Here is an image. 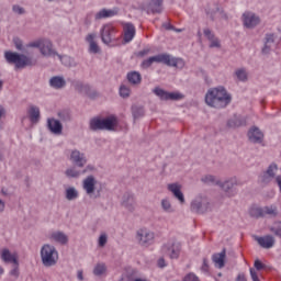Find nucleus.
I'll return each instance as SVG.
<instances>
[{
  "instance_id": "nucleus-15",
  "label": "nucleus",
  "mask_w": 281,
  "mask_h": 281,
  "mask_svg": "<svg viewBox=\"0 0 281 281\" xmlns=\"http://www.w3.org/2000/svg\"><path fill=\"white\" fill-rule=\"evenodd\" d=\"M153 93L160 100H183V94L179 92H168L159 87L154 88Z\"/></svg>"
},
{
  "instance_id": "nucleus-59",
  "label": "nucleus",
  "mask_w": 281,
  "mask_h": 281,
  "mask_svg": "<svg viewBox=\"0 0 281 281\" xmlns=\"http://www.w3.org/2000/svg\"><path fill=\"white\" fill-rule=\"evenodd\" d=\"M250 278L252 281H260V278H258V272L254 268H250Z\"/></svg>"
},
{
  "instance_id": "nucleus-45",
  "label": "nucleus",
  "mask_w": 281,
  "mask_h": 281,
  "mask_svg": "<svg viewBox=\"0 0 281 281\" xmlns=\"http://www.w3.org/2000/svg\"><path fill=\"white\" fill-rule=\"evenodd\" d=\"M90 131H102V117L97 116L90 120Z\"/></svg>"
},
{
  "instance_id": "nucleus-12",
  "label": "nucleus",
  "mask_w": 281,
  "mask_h": 281,
  "mask_svg": "<svg viewBox=\"0 0 281 281\" xmlns=\"http://www.w3.org/2000/svg\"><path fill=\"white\" fill-rule=\"evenodd\" d=\"M121 206L127 212H135L137 209V199L133 191H125L121 196Z\"/></svg>"
},
{
  "instance_id": "nucleus-30",
  "label": "nucleus",
  "mask_w": 281,
  "mask_h": 281,
  "mask_svg": "<svg viewBox=\"0 0 281 281\" xmlns=\"http://www.w3.org/2000/svg\"><path fill=\"white\" fill-rule=\"evenodd\" d=\"M123 30L125 43H131V41L135 38V25H133V23H125Z\"/></svg>"
},
{
  "instance_id": "nucleus-8",
  "label": "nucleus",
  "mask_w": 281,
  "mask_h": 281,
  "mask_svg": "<svg viewBox=\"0 0 281 281\" xmlns=\"http://www.w3.org/2000/svg\"><path fill=\"white\" fill-rule=\"evenodd\" d=\"M91 172H95V166L89 164L83 169H80L78 166L68 167L64 175L67 179H80L82 175H91Z\"/></svg>"
},
{
  "instance_id": "nucleus-25",
  "label": "nucleus",
  "mask_w": 281,
  "mask_h": 281,
  "mask_svg": "<svg viewBox=\"0 0 281 281\" xmlns=\"http://www.w3.org/2000/svg\"><path fill=\"white\" fill-rule=\"evenodd\" d=\"M47 127L54 135H61L63 134V123L56 119H48L47 120Z\"/></svg>"
},
{
  "instance_id": "nucleus-55",
  "label": "nucleus",
  "mask_w": 281,
  "mask_h": 281,
  "mask_svg": "<svg viewBox=\"0 0 281 281\" xmlns=\"http://www.w3.org/2000/svg\"><path fill=\"white\" fill-rule=\"evenodd\" d=\"M183 281H201V280H199V277H196V274L190 272L184 277Z\"/></svg>"
},
{
  "instance_id": "nucleus-44",
  "label": "nucleus",
  "mask_w": 281,
  "mask_h": 281,
  "mask_svg": "<svg viewBox=\"0 0 281 281\" xmlns=\"http://www.w3.org/2000/svg\"><path fill=\"white\" fill-rule=\"evenodd\" d=\"M93 276L97 278H102V276H106V265L105 263H97L92 271Z\"/></svg>"
},
{
  "instance_id": "nucleus-31",
  "label": "nucleus",
  "mask_w": 281,
  "mask_h": 281,
  "mask_svg": "<svg viewBox=\"0 0 281 281\" xmlns=\"http://www.w3.org/2000/svg\"><path fill=\"white\" fill-rule=\"evenodd\" d=\"M247 119L244 116L235 115L234 117L229 119L227 122L228 128H238L240 126H246Z\"/></svg>"
},
{
  "instance_id": "nucleus-7",
  "label": "nucleus",
  "mask_w": 281,
  "mask_h": 281,
  "mask_svg": "<svg viewBox=\"0 0 281 281\" xmlns=\"http://www.w3.org/2000/svg\"><path fill=\"white\" fill-rule=\"evenodd\" d=\"M190 210L194 214H207L211 210L210 199L203 194L195 195L191 201Z\"/></svg>"
},
{
  "instance_id": "nucleus-27",
  "label": "nucleus",
  "mask_w": 281,
  "mask_h": 281,
  "mask_svg": "<svg viewBox=\"0 0 281 281\" xmlns=\"http://www.w3.org/2000/svg\"><path fill=\"white\" fill-rule=\"evenodd\" d=\"M50 240L58 243L59 245H67V243H69V237L64 232L56 231L50 234Z\"/></svg>"
},
{
  "instance_id": "nucleus-23",
  "label": "nucleus",
  "mask_w": 281,
  "mask_h": 281,
  "mask_svg": "<svg viewBox=\"0 0 281 281\" xmlns=\"http://www.w3.org/2000/svg\"><path fill=\"white\" fill-rule=\"evenodd\" d=\"M113 32H114L113 26H111L109 24L103 25V27L101 29L102 43H104L105 45H109L112 41Z\"/></svg>"
},
{
  "instance_id": "nucleus-10",
  "label": "nucleus",
  "mask_w": 281,
  "mask_h": 281,
  "mask_svg": "<svg viewBox=\"0 0 281 281\" xmlns=\"http://www.w3.org/2000/svg\"><path fill=\"white\" fill-rule=\"evenodd\" d=\"M136 243L140 247H150L155 243V233L148 228H140L136 232Z\"/></svg>"
},
{
  "instance_id": "nucleus-49",
  "label": "nucleus",
  "mask_w": 281,
  "mask_h": 281,
  "mask_svg": "<svg viewBox=\"0 0 281 281\" xmlns=\"http://www.w3.org/2000/svg\"><path fill=\"white\" fill-rule=\"evenodd\" d=\"M270 232L274 234V236H279L281 238V223L277 222L270 227Z\"/></svg>"
},
{
  "instance_id": "nucleus-32",
  "label": "nucleus",
  "mask_w": 281,
  "mask_h": 281,
  "mask_svg": "<svg viewBox=\"0 0 281 281\" xmlns=\"http://www.w3.org/2000/svg\"><path fill=\"white\" fill-rule=\"evenodd\" d=\"M205 12H206L207 16H210L211 21H214V14H216V12H220L221 19H224V21H227V19H228L227 13H225V11L221 10V8H218L217 4H215L214 8L207 7L205 9Z\"/></svg>"
},
{
  "instance_id": "nucleus-17",
  "label": "nucleus",
  "mask_w": 281,
  "mask_h": 281,
  "mask_svg": "<svg viewBox=\"0 0 281 281\" xmlns=\"http://www.w3.org/2000/svg\"><path fill=\"white\" fill-rule=\"evenodd\" d=\"M243 23L244 27H247L248 30H254L256 25L260 24V18L256 15V13L245 12L243 14Z\"/></svg>"
},
{
  "instance_id": "nucleus-24",
  "label": "nucleus",
  "mask_w": 281,
  "mask_h": 281,
  "mask_svg": "<svg viewBox=\"0 0 281 281\" xmlns=\"http://www.w3.org/2000/svg\"><path fill=\"white\" fill-rule=\"evenodd\" d=\"M49 87H52V89H65L67 87V80H65V77L63 76H54L49 79L48 81Z\"/></svg>"
},
{
  "instance_id": "nucleus-36",
  "label": "nucleus",
  "mask_w": 281,
  "mask_h": 281,
  "mask_svg": "<svg viewBox=\"0 0 281 281\" xmlns=\"http://www.w3.org/2000/svg\"><path fill=\"white\" fill-rule=\"evenodd\" d=\"M160 207L165 214H175V206L172 205V202L168 198H164L160 201Z\"/></svg>"
},
{
  "instance_id": "nucleus-54",
  "label": "nucleus",
  "mask_w": 281,
  "mask_h": 281,
  "mask_svg": "<svg viewBox=\"0 0 281 281\" xmlns=\"http://www.w3.org/2000/svg\"><path fill=\"white\" fill-rule=\"evenodd\" d=\"M209 270H210V259H207V257H204L201 271H203L204 273H207Z\"/></svg>"
},
{
  "instance_id": "nucleus-41",
  "label": "nucleus",
  "mask_w": 281,
  "mask_h": 281,
  "mask_svg": "<svg viewBox=\"0 0 281 281\" xmlns=\"http://www.w3.org/2000/svg\"><path fill=\"white\" fill-rule=\"evenodd\" d=\"M1 259L3 262H13L16 263L19 260L16 259V256L12 255L10 252V249L4 248L1 250Z\"/></svg>"
},
{
  "instance_id": "nucleus-51",
  "label": "nucleus",
  "mask_w": 281,
  "mask_h": 281,
  "mask_svg": "<svg viewBox=\"0 0 281 281\" xmlns=\"http://www.w3.org/2000/svg\"><path fill=\"white\" fill-rule=\"evenodd\" d=\"M120 95H121V98H130L131 88H128L126 86H121L120 87Z\"/></svg>"
},
{
  "instance_id": "nucleus-50",
  "label": "nucleus",
  "mask_w": 281,
  "mask_h": 281,
  "mask_svg": "<svg viewBox=\"0 0 281 281\" xmlns=\"http://www.w3.org/2000/svg\"><path fill=\"white\" fill-rule=\"evenodd\" d=\"M106 243H109V235H106V233H102L99 236L98 245L99 247H106Z\"/></svg>"
},
{
  "instance_id": "nucleus-42",
  "label": "nucleus",
  "mask_w": 281,
  "mask_h": 281,
  "mask_svg": "<svg viewBox=\"0 0 281 281\" xmlns=\"http://www.w3.org/2000/svg\"><path fill=\"white\" fill-rule=\"evenodd\" d=\"M202 183H207L209 186H221V179H218L216 176L206 175L201 178Z\"/></svg>"
},
{
  "instance_id": "nucleus-46",
  "label": "nucleus",
  "mask_w": 281,
  "mask_h": 281,
  "mask_svg": "<svg viewBox=\"0 0 281 281\" xmlns=\"http://www.w3.org/2000/svg\"><path fill=\"white\" fill-rule=\"evenodd\" d=\"M249 216H251V218H262L263 217L262 207L252 206L249 210Z\"/></svg>"
},
{
  "instance_id": "nucleus-34",
  "label": "nucleus",
  "mask_w": 281,
  "mask_h": 281,
  "mask_svg": "<svg viewBox=\"0 0 281 281\" xmlns=\"http://www.w3.org/2000/svg\"><path fill=\"white\" fill-rule=\"evenodd\" d=\"M71 85H72L75 91L77 93H79L80 95H86L87 92L89 91V87H90L89 83H85L80 80H75L71 82Z\"/></svg>"
},
{
  "instance_id": "nucleus-39",
  "label": "nucleus",
  "mask_w": 281,
  "mask_h": 281,
  "mask_svg": "<svg viewBox=\"0 0 281 281\" xmlns=\"http://www.w3.org/2000/svg\"><path fill=\"white\" fill-rule=\"evenodd\" d=\"M234 76L239 82H247V80H249V72H247V68H237Z\"/></svg>"
},
{
  "instance_id": "nucleus-62",
  "label": "nucleus",
  "mask_w": 281,
  "mask_h": 281,
  "mask_svg": "<svg viewBox=\"0 0 281 281\" xmlns=\"http://www.w3.org/2000/svg\"><path fill=\"white\" fill-rule=\"evenodd\" d=\"M158 267H159L160 269H164V267H166V259L160 258V259L158 260Z\"/></svg>"
},
{
  "instance_id": "nucleus-43",
  "label": "nucleus",
  "mask_w": 281,
  "mask_h": 281,
  "mask_svg": "<svg viewBox=\"0 0 281 281\" xmlns=\"http://www.w3.org/2000/svg\"><path fill=\"white\" fill-rule=\"evenodd\" d=\"M127 80L131 85H142V74L131 71L127 74Z\"/></svg>"
},
{
  "instance_id": "nucleus-11",
  "label": "nucleus",
  "mask_w": 281,
  "mask_h": 281,
  "mask_svg": "<svg viewBox=\"0 0 281 281\" xmlns=\"http://www.w3.org/2000/svg\"><path fill=\"white\" fill-rule=\"evenodd\" d=\"M240 184V180L236 177L226 178L224 181L220 180V188L227 196H236V188Z\"/></svg>"
},
{
  "instance_id": "nucleus-53",
  "label": "nucleus",
  "mask_w": 281,
  "mask_h": 281,
  "mask_svg": "<svg viewBox=\"0 0 281 281\" xmlns=\"http://www.w3.org/2000/svg\"><path fill=\"white\" fill-rule=\"evenodd\" d=\"M12 12H14V14L23 15V14H25V8H23L19 4H13Z\"/></svg>"
},
{
  "instance_id": "nucleus-60",
  "label": "nucleus",
  "mask_w": 281,
  "mask_h": 281,
  "mask_svg": "<svg viewBox=\"0 0 281 281\" xmlns=\"http://www.w3.org/2000/svg\"><path fill=\"white\" fill-rule=\"evenodd\" d=\"M15 47L16 49H19L20 52L23 50V42H21L20 40H15Z\"/></svg>"
},
{
  "instance_id": "nucleus-13",
  "label": "nucleus",
  "mask_w": 281,
  "mask_h": 281,
  "mask_svg": "<svg viewBox=\"0 0 281 281\" xmlns=\"http://www.w3.org/2000/svg\"><path fill=\"white\" fill-rule=\"evenodd\" d=\"M276 172H278V165L271 164L266 171L259 175L258 183L263 187L269 186V183L276 179Z\"/></svg>"
},
{
  "instance_id": "nucleus-4",
  "label": "nucleus",
  "mask_w": 281,
  "mask_h": 281,
  "mask_svg": "<svg viewBox=\"0 0 281 281\" xmlns=\"http://www.w3.org/2000/svg\"><path fill=\"white\" fill-rule=\"evenodd\" d=\"M27 47H33L35 49H40V53L45 58H54L58 56V52L54 49V43H52L47 38H40L37 41L29 43Z\"/></svg>"
},
{
  "instance_id": "nucleus-64",
  "label": "nucleus",
  "mask_w": 281,
  "mask_h": 281,
  "mask_svg": "<svg viewBox=\"0 0 281 281\" xmlns=\"http://www.w3.org/2000/svg\"><path fill=\"white\" fill-rule=\"evenodd\" d=\"M276 183H277V186H278V188H279V190L281 192V176H277L276 177Z\"/></svg>"
},
{
  "instance_id": "nucleus-33",
  "label": "nucleus",
  "mask_w": 281,
  "mask_h": 281,
  "mask_svg": "<svg viewBox=\"0 0 281 281\" xmlns=\"http://www.w3.org/2000/svg\"><path fill=\"white\" fill-rule=\"evenodd\" d=\"M27 113H29L30 121L33 124H37L38 120H41V109L36 105H30Z\"/></svg>"
},
{
  "instance_id": "nucleus-57",
  "label": "nucleus",
  "mask_w": 281,
  "mask_h": 281,
  "mask_svg": "<svg viewBox=\"0 0 281 281\" xmlns=\"http://www.w3.org/2000/svg\"><path fill=\"white\" fill-rule=\"evenodd\" d=\"M267 266L262 263L261 260L257 259L255 260V269H257V271H262V269H266Z\"/></svg>"
},
{
  "instance_id": "nucleus-26",
  "label": "nucleus",
  "mask_w": 281,
  "mask_h": 281,
  "mask_svg": "<svg viewBox=\"0 0 281 281\" xmlns=\"http://www.w3.org/2000/svg\"><path fill=\"white\" fill-rule=\"evenodd\" d=\"M117 15V10L115 9H101L94 14V21H102V19H111V16Z\"/></svg>"
},
{
  "instance_id": "nucleus-3",
  "label": "nucleus",
  "mask_w": 281,
  "mask_h": 281,
  "mask_svg": "<svg viewBox=\"0 0 281 281\" xmlns=\"http://www.w3.org/2000/svg\"><path fill=\"white\" fill-rule=\"evenodd\" d=\"M153 63H162V65H167L168 67H183V59L181 58H172L168 54H159L148 59L144 60L142 66L145 69H148Z\"/></svg>"
},
{
  "instance_id": "nucleus-5",
  "label": "nucleus",
  "mask_w": 281,
  "mask_h": 281,
  "mask_svg": "<svg viewBox=\"0 0 281 281\" xmlns=\"http://www.w3.org/2000/svg\"><path fill=\"white\" fill-rule=\"evenodd\" d=\"M41 260L44 267H56L58 263V250L49 244H45L41 248Z\"/></svg>"
},
{
  "instance_id": "nucleus-19",
  "label": "nucleus",
  "mask_w": 281,
  "mask_h": 281,
  "mask_svg": "<svg viewBox=\"0 0 281 281\" xmlns=\"http://www.w3.org/2000/svg\"><path fill=\"white\" fill-rule=\"evenodd\" d=\"M203 34L205 38L209 41V47L210 49H221V40L216 37V35L212 32L210 29H204Z\"/></svg>"
},
{
  "instance_id": "nucleus-56",
  "label": "nucleus",
  "mask_w": 281,
  "mask_h": 281,
  "mask_svg": "<svg viewBox=\"0 0 281 281\" xmlns=\"http://www.w3.org/2000/svg\"><path fill=\"white\" fill-rule=\"evenodd\" d=\"M10 274L14 278H19V261L13 263V269L11 270Z\"/></svg>"
},
{
  "instance_id": "nucleus-16",
  "label": "nucleus",
  "mask_w": 281,
  "mask_h": 281,
  "mask_svg": "<svg viewBox=\"0 0 281 281\" xmlns=\"http://www.w3.org/2000/svg\"><path fill=\"white\" fill-rule=\"evenodd\" d=\"M164 3V0H150V3H140L139 10H143L149 14L150 12L153 14H161V5Z\"/></svg>"
},
{
  "instance_id": "nucleus-29",
  "label": "nucleus",
  "mask_w": 281,
  "mask_h": 281,
  "mask_svg": "<svg viewBox=\"0 0 281 281\" xmlns=\"http://www.w3.org/2000/svg\"><path fill=\"white\" fill-rule=\"evenodd\" d=\"M64 196L66 201H69V202L76 201L80 196V192L76 187H72V186L66 187L64 191Z\"/></svg>"
},
{
  "instance_id": "nucleus-14",
  "label": "nucleus",
  "mask_w": 281,
  "mask_h": 281,
  "mask_svg": "<svg viewBox=\"0 0 281 281\" xmlns=\"http://www.w3.org/2000/svg\"><path fill=\"white\" fill-rule=\"evenodd\" d=\"M69 159L74 166H77V168H87V164L89 162L87 154L80 151V149H71Z\"/></svg>"
},
{
  "instance_id": "nucleus-9",
  "label": "nucleus",
  "mask_w": 281,
  "mask_h": 281,
  "mask_svg": "<svg viewBox=\"0 0 281 281\" xmlns=\"http://www.w3.org/2000/svg\"><path fill=\"white\" fill-rule=\"evenodd\" d=\"M162 251L170 260H177L181 256V243L177 239H171L162 246Z\"/></svg>"
},
{
  "instance_id": "nucleus-18",
  "label": "nucleus",
  "mask_w": 281,
  "mask_h": 281,
  "mask_svg": "<svg viewBox=\"0 0 281 281\" xmlns=\"http://www.w3.org/2000/svg\"><path fill=\"white\" fill-rule=\"evenodd\" d=\"M167 190L179 201L180 205L186 204V195L181 192V184L175 182L167 184Z\"/></svg>"
},
{
  "instance_id": "nucleus-48",
  "label": "nucleus",
  "mask_w": 281,
  "mask_h": 281,
  "mask_svg": "<svg viewBox=\"0 0 281 281\" xmlns=\"http://www.w3.org/2000/svg\"><path fill=\"white\" fill-rule=\"evenodd\" d=\"M57 115H58L60 122H64V123L71 122V114L67 111L58 112Z\"/></svg>"
},
{
  "instance_id": "nucleus-40",
  "label": "nucleus",
  "mask_w": 281,
  "mask_h": 281,
  "mask_svg": "<svg viewBox=\"0 0 281 281\" xmlns=\"http://www.w3.org/2000/svg\"><path fill=\"white\" fill-rule=\"evenodd\" d=\"M132 115L134 119V122H136V120H139L140 117H144V105H138V104H134L132 105Z\"/></svg>"
},
{
  "instance_id": "nucleus-47",
  "label": "nucleus",
  "mask_w": 281,
  "mask_h": 281,
  "mask_svg": "<svg viewBox=\"0 0 281 281\" xmlns=\"http://www.w3.org/2000/svg\"><path fill=\"white\" fill-rule=\"evenodd\" d=\"M86 97L90 100H95L100 98V92L98 90L93 89L91 86L88 88V92H86Z\"/></svg>"
},
{
  "instance_id": "nucleus-52",
  "label": "nucleus",
  "mask_w": 281,
  "mask_h": 281,
  "mask_svg": "<svg viewBox=\"0 0 281 281\" xmlns=\"http://www.w3.org/2000/svg\"><path fill=\"white\" fill-rule=\"evenodd\" d=\"M263 43H266V45H273L276 43V34L273 33L266 34Z\"/></svg>"
},
{
  "instance_id": "nucleus-28",
  "label": "nucleus",
  "mask_w": 281,
  "mask_h": 281,
  "mask_svg": "<svg viewBox=\"0 0 281 281\" xmlns=\"http://www.w3.org/2000/svg\"><path fill=\"white\" fill-rule=\"evenodd\" d=\"M87 43H89L90 54H100V46L95 43V33H90L86 36Z\"/></svg>"
},
{
  "instance_id": "nucleus-63",
  "label": "nucleus",
  "mask_w": 281,
  "mask_h": 281,
  "mask_svg": "<svg viewBox=\"0 0 281 281\" xmlns=\"http://www.w3.org/2000/svg\"><path fill=\"white\" fill-rule=\"evenodd\" d=\"M236 281H247V277H245V273H239L236 278Z\"/></svg>"
},
{
  "instance_id": "nucleus-2",
  "label": "nucleus",
  "mask_w": 281,
  "mask_h": 281,
  "mask_svg": "<svg viewBox=\"0 0 281 281\" xmlns=\"http://www.w3.org/2000/svg\"><path fill=\"white\" fill-rule=\"evenodd\" d=\"M4 58L9 65H14L15 69H25V67L36 65L32 57L10 50L4 53Z\"/></svg>"
},
{
  "instance_id": "nucleus-61",
  "label": "nucleus",
  "mask_w": 281,
  "mask_h": 281,
  "mask_svg": "<svg viewBox=\"0 0 281 281\" xmlns=\"http://www.w3.org/2000/svg\"><path fill=\"white\" fill-rule=\"evenodd\" d=\"M162 27H164L165 30H168V31L175 30V27L172 26V24H170V22H165V23H162Z\"/></svg>"
},
{
  "instance_id": "nucleus-1",
  "label": "nucleus",
  "mask_w": 281,
  "mask_h": 281,
  "mask_svg": "<svg viewBox=\"0 0 281 281\" xmlns=\"http://www.w3.org/2000/svg\"><path fill=\"white\" fill-rule=\"evenodd\" d=\"M205 103L213 109H225L232 103V94L224 87L211 88L205 94Z\"/></svg>"
},
{
  "instance_id": "nucleus-6",
  "label": "nucleus",
  "mask_w": 281,
  "mask_h": 281,
  "mask_svg": "<svg viewBox=\"0 0 281 281\" xmlns=\"http://www.w3.org/2000/svg\"><path fill=\"white\" fill-rule=\"evenodd\" d=\"M82 190L83 192H86L87 196H89V199H100V196H102V189H97L95 186H98V180L95 179V176L90 175L87 176L83 180H82Z\"/></svg>"
},
{
  "instance_id": "nucleus-58",
  "label": "nucleus",
  "mask_w": 281,
  "mask_h": 281,
  "mask_svg": "<svg viewBox=\"0 0 281 281\" xmlns=\"http://www.w3.org/2000/svg\"><path fill=\"white\" fill-rule=\"evenodd\" d=\"M261 53L267 56L271 53V45L263 43V47L261 49Z\"/></svg>"
},
{
  "instance_id": "nucleus-37",
  "label": "nucleus",
  "mask_w": 281,
  "mask_h": 281,
  "mask_svg": "<svg viewBox=\"0 0 281 281\" xmlns=\"http://www.w3.org/2000/svg\"><path fill=\"white\" fill-rule=\"evenodd\" d=\"M263 217L269 216L270 218H276L280 212L278 211V206L276 204L267 205L262 207Z\"/></svg>"
},
{
  "instance_id": "nucleus-35",
  "label": "nucleus",
  "mask_w": 281,
  "mask_h": 281,
  "mask_svg": "<svg viewBox=\"0 0 281 281\" xmlns=\"http://www.w3.org/2000/svg\"><path fill=\"white\" fill-rule=\"evenodd\" d=\"M115 124H117V121L114 116L102 119V131H115Z\"/></svg>"
},
{
  "instance_id": "nucleus-20",
  "label": "nucleus",
  "mask_w": 281,
  "mask_h": 281,
  "mask_svg": "<svg viewBox=\"0 0 281 281\" xmlns=\"http://www.w3.org/2000/svg\"><path fill=\"white\" fill-rule=\"evenodd\" d=\"M248 139L251 144H262L265 134L258 128V126H252L248 131Z\"/></svg>"
},
{
  "instance_id": "nucleus-38",
  "label": "nucleus",
  "mask_w": 281,
  "mask_h": 281,
  "mask_svg": "<svg viewBox=\"0 0 281 281\" xmlns=\"http://www.w3.org/2000/svg\"><path fill=\"white\" fill-rule=\"evenodd\" d=\"M57 57L60 60L61 64H64L65 67H77L78 64L76 63V59H74L71 56L69 55H60L57 53Z\"/></svg>"
},
{
  "instance_id": "nucleus-22",
  "label": "nucleus",
  "mask_w": 281,
  "mask_h": 281,
  "mask_svg": "<svg viewBox=\"0 0 281 281\" xmlns=\"http://www.w3.org/2000/svg\"><path fill=\"white\" fill-rule=\"evenodd\" d=\"M255 240L263 249H271V247H273V245H276V237H273L271 235H266L263 237H255Z\"/></svg>"
},
{
  "instance_id": "nucleus-21",
  "label": "nucleus",
  "mask_w": 281,
  "mask_h": 281,
  "mask_svg": "<svg viewBox=\"0 0 281 281\" xmlns=\"http://www.w3.org/2000/svg\"><path fill=\"white\" fill-rule=\"evenodd\" d=\"M227 258V250L224 248L221 252L212 255V262L216 269L225 268V259Z\"/></svg>"
}]
</instances>
